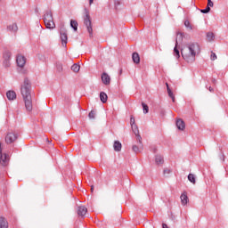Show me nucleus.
I'll list each match as a JSON object with an SVG mask.
<instances>
[{"mask_svg":"<svg viewBox=\"0 0 228 228\" xmlns=\"http://www.w3.org/2000/svg\"><path fill=\"white\" fill-rule=\"evenodd\" d=\"M200 53V45H199V43H189L181 49L182 57L187 63H193L195 56Z\"/></svg>","mask_w":228,"mask_h":228,"instance_id":"1","label":"nucleus"},{"mask_svg":"<svg viewBox=\"0 0 228 228\" xmlns=\"http://www.w3.org/2000/svg\"><path fill=\"white\" fill-rule=\"evenodd\" d=\"M20 93L23 97L27 111H32L33 100L31 99V81H29V78H24L23 85H21L20 87Z\"/></svg>","mask_w":228,"mask_h":228,"instance_id":"2","label":"nucleus"},{"mask_svg":"<svg viewBox=\"0 0 228 228\" xmlns=\"http://www.w3.org/2000/svg\"><path fill=\"white\" fill-rule=\"evenodd\" d=\"M84 19V26H86L89 36L92 37L94 35V28L92 27V17L90 16V11L85 8V15Z\"/></svg>","mask_w":228,"mask_h":228,"instance_id":"3","label":"nucleus"},{"mask_svg":"<svg viewBox=\"0 0 228 228\" xmlns=\"http://www.w3.org/2000/svg\"><path fill=\"white\" fill-rule=\"evenodd\" d=\"M44 22L46 29H54L56 28L54 19L53 18V12L49 10L45 12L44 15Z\"/></svg>","mask_w":228,"mask_h":228,"instance_id":"4","label":"nucleus"},{"mask_svg":"<svg viewBox=\"0 0 228 228\" xmlns=\"http://www.w3.org/2000/svg\"><path fill=\"white\" fill-rule=\"evenodd\" d=\"M10 163V156L3 153V142H0V165L2 167H8Z\"/></svg>","mask_w":228,"mask_h":228,"instance_id":"5","label":"nucleus"},{"mask_svg":"<svg viewBox=\"0 0 228 228\" xmlns=\"http://www.w3.org/2000/svg\"><path fill=\"white\" fill-rule=\"evenodd\" d=\"M60 36H61L62 45H67V43L69 41V37L67 36V28H65L64 25H62L60 28Z\"/></svg>","mask_w":228,"mask_h":228,"instance_id":"6","label":"nucleus"},{"mask_svg":"<svg viewBox=\"0 0 228 228\" xmlns=\"http://www.w3.org/2000/svg\"><path fill=\"white\" fill-rule=\"evenodd\" d=\"M17 138H19V134L10 132L5 136V142L7 145H10L11 143H14L17 141Z\"/></svg>","mask_w":228,"mask_h":228,"instance_id":"7","label":"nucleus"},{"mask_svg":"<svg viewBox=\"0 0 228 228\" xmlns=\"http://www.w3.org/2000/svg\"><path fill=\"white\" fill-rule=\"evenodd\" d=\"M102 83L105 85L106 86H110L111 84V77L108 73L103 72L102 74Z\"/></svg>","mask_w":228,"mask_h":228,"instance_id":"8","label":"nucleus"},{"mask_svg":"<svg viewBox=\"0 0 228 228\" xmlns=\"http://www.w3.org/2000/svg\"><path fill=\"white\" fill-rule=\"evenodd\" d=\"M87 212H88V208H86V207H85V206L77 207V213L78 216H81V218H85V216L86 215Z\"/></svg>","mask_w":228,"mask_h":228,"instance_id":"9","label":"nucleus"},{"mask_svg":"<svg viewBox=\"0 0 228 228\" xmlns=\"http://www.w3.org/2000/svg\"><path fill=\"white\" fill-rule=\"evenodd\" d=\"M16 63H17L18 67H20V69H22V67H24V65H26V57H24L22 55H18L16 58Z\"/></svg>","mask_w":228,"mask_h":228,"instance_id":"10","label":"nucleus"},{"mask_svg":"<svg viewBox=\"0 0 228 228\" xmlns=\"http://www.w3.org/2000/svg\"><path fill=\"white\" fill-rule=\"evenodd\" d=\"M176 127L177 129H179V131H184V129L186 128V124L184 123V120H183L182 118H178L176 120Z\"/></svg>","mask_w":228,"mask_h":228,"instance_id":"11","label":"nucleus"},{"mask_svg":"<svg viewBox=\"0 0 228 228\" xmlns=\"http://www.w3.org/2000/svg\"><path fill=\"white\" fill-rule=\"evenodd\" d=\"M180 199H181L182 206H186V204H188L190 200L188 199V193L186 191L181 194Z\"/></svg>","mask_w":228,"mask_h":228,"instance_id":"12","label":"nucleus"},{"mask_svg":"<svg viewBox=\"0 0 228 228\" xmlns=\"http://www.w3.org/2000/svg\"><path fill=\"white\" fill-rule=\"evenodd\" d=\"M6 97L8 101H15V99H17V93H15V91H8L6 93Z\"/></svg>","mask_w":228,"mask_h":228,"instance_id":"13","label":"nucleus"},{"mask_svg":"<svg viewBox=\"0 0 228 228\" xmlns=\"http://www.w3.org/2000/svg\"><path fill=\"white\" fill-rule=\"evenodd\" d=\"M113 149L115 152H120L122 151V142L119 141H115L113 144Z\"/></svg>","mask_w":228,"mask_h":228,"instance_id":"14","label":"nucleus"},{"mask_svg":"<svg viewBox=\"0 0 228 228\" xmlns=\"http://www.w3.org/2000/svg\"><path fill=\"white\" fill-rule=\"evenodd\" d=\"M7 30L12 33H17V31H19V27L17 26V23H12V25L7 26Z\"/></svg>","mask_w":228,"mask_h":228,"instance_id":"15","label":"nucleus"},{"mask_svg":"<svg viewBox=\"0 0 228 228\" xmlns=\"http://www.w3.org/2000/svg\"><path fill=\"white\" fill-rule=\"evenodd\" d=\"M184 37V33L183 32H177L176 34V40H175V45H179L183 42V38Z\"/></svg>","mask_w":228,"mask_h":228,"instance_id":"16","label":"nucleus"},{"mask_svg":"<svg viewBox=\"0 0 228 228\" xmlns=\"http://www.w3.org/2000/svg\"><path fill=\"white\" fill-rule=\"evenodd\" d=\"M143 149V144H134L132 147V151H134V152L135 154H138L139 152H142V150Z\"/></svg>","mask_w":228,"mask_h":228,"instance_id":"17","label":"nucleus"},{"mask_svg":"<svg viewBox=\"0 0 228 228\" xmlns=\"http://www.w3.org/2000/svg\"><path fill=\"white\" fill-rule=\"evenodd\" d=\"M132 60H133L134 63L138 65V63H140V54H138V53H136V52L133 53Z\"/></svg>","mask_w":228,"mask_h":228,"instance_id":"18","label":"nucleus"},{"mask_svg":"<svg viewBox=\"0 0 228 228\" xmlns=\"http://www.w3.org/2000/svg\"><path fill=\"white\" fill-rule=\"evenodd\" d=\"M100 101H102V102L103 104H106V102H108V94H106V93H104V92H101L100 93Z\"/></svg>","mask_w":228,"mask_h":228,"instance_id":"19","label":"nucleus"},{"mask_svg":"<svg viewBox=\"0 0 228 228\" xmlns=\"http://www.w3.org/2000/svg\"><path fill=\"white\" fill-rule=\"evenodd\" d=\"M0 228H8V221L3 216H0Z\"/></svg>","mask_w":228,"mask_h":228,"instance_id":"20","label":"nucleus"},{"mask_svg":"<svg viewBox=\"0 0 228 228\" xmlns=\"http://www.w3.org/2000/svg\"><path fill=\"white\" fill-rule=\"evenodd\" d=\"M155 163L157 165H163V163H165V160L163 159V156L156 155L155 156Z\"/></svg>","mask_w":228,"mask_h":228,"instance_id":"21","label":"nucleus"},{"mask_svg":"<svg viewBox=\"0 0 228 228\" xmlns=\"http://www.w3.org/2000/svg\"><path fill=\"white\" fill-rule=\"evenodd\" d=\"M77 26H79V24L77 23V20H70V28H72L73 31H77Z\"/></svg>","mask_w":228,"mask_h":228,"instance_id":"22","label":"nucleus"},{"mask_svg":"<svg viewBox=\"0 0 228 228\" xmlns=\"http://www.w3.org/2000/svg\"><path fill=\"white\" fill-rule=\"evenodd\" d=\"M55 67H56L57 72H59V73L63 72V64L61 62L57 61L55 64Z\"/></svg>","mask_w":228,"mask_h":228,"instance_id":"23","label":"nucleus"},{"mask_svg":"<svg viewBox=\"0 0 228 228\" xmlns=\"http://www.w3.org/2000/svg\"><path fill=\"white\" fill-rule=\"evenodd\" d=\"M174 56L179 60L181 58V53L179 52V48H177V45H175L174 47Z\"/></svg>","mask_w":228,"mask_h":228,"instance_id":"24","label":"nucleus"},{"mask_svg":"<svg viewBox=\"0 0 228 228\" xmlns=\"http://www.w3.org/2000/svg\"><path fill=\"white\" fill-rule=\"evenodd\" d=\"M80 69H81V66H80L79 64H77V63H75V64H73V65L71 66V70H72L73 72H75V73L79 72Z\"/></svg>","mask_w":228,"mask_h":228,"instance_id":"25","label":"nucleus"},{"mask_svg":"<svg viewBox=\"0 0 228 228\" xmlns=\"http://www.w3.org/2000/svg\"><path fill=\"white\" fill-rule=\"evenodd\" d=\"M187 177H188V181H190V183H192V184H195V183H197V180L195 178V175L189 174Z\"/></svg>","mask_w":228,"mask_h":228,"instance_id":"26","label":"nucleus"},{"mask_svg":"<svg viewBox=\"0 0 228 228\" xmlns=\"http://www.w3.org/2000/svg\"><path fill=\"white\" fill-rule=\"evenodd\" d=\"M4 60H12V52L10 51H5L4 53Z\"/></svg>","mask_w":228,"mask_h":228,"instance_id":"27","label":"nucleus"},{"mask_svg":"<svg viewBox=\"0 0 228 228\" xmlns=\"http://www.w3.org/2000/svg\"><path fill=\"white\" fill-rule=\"evenodd\" d=\"M207 38L208 42H213V40H215V34L213 32H208Z\"/></svg>","mask_w":228,"mask_h":228,"instance_id":"28","label":"nucleus"},{"mask_svg":"<svg viewBox=\"0 0 228 228\" xmlns=\"http://www.w3.org/2000/svg\"><path fill=\"white\" fill-rule=\"evenodd\" d=\"M142 107L143 110V113L146 115V113H149V105H147V103L145 102H142Z\"/></svg>","mask_w":228,"mask_h":228,"instance_id":"29","label":"nucleus"},{"mask_svg":"<svg viewBox=\"0 0 228 228\" xmlns=\"http://www.w3.org/2000/svg\"><path fill=\"white\" fill-rule=\"evenodd\" d=\"M132 131L134 134H139L140 130H138V126L137 125H132Z\"/></svg>","mask_w":228,"mask_h":228,"instance_id":"30","label":"nucleus"},{"mask_svg":"<svg viewBox=\"0 0 228 228\" xmlns=\"http://www.w3.org/2000/svg\"><path fill=\"white\" fill-rule=\"evenodd\" d=\"M200 12L201 13H209V12H211V7H209L208 5H207V7L205 9H201L200 10Z\"/></svg>","mask_w":228,"mask_h":228,"instance_id":"31","label":"nucleus"},{"mask_svg":"<svg viewBox=\"0 0 228 228\" xmlns=\"http://www.w3.org/2000/svg\"><path fill=\"white\" fill-rule=\"evenodd\" d=\"M184 26L185 28H188L190 30L193 29V27L191 26V24L190 23V20H188L184 21Z\"/></svg>","mask_w":228,"mask_h":228,"instance_id":"32","label":"nucleus"},{"mask_svg":"<svg viewBox=\"0 0 228 228\" xmlns=\"http://www.w3.org/2000/svg\"><path fill=\"white\" fill-rule=\"evenodd\" d=\"M3 65L5 67V69H8V67L11 65L10 60H4Z\"/></svg>","mask_w":228,"mask_h":228,"instance_id":"33","label":"nucleus"},{"mask_svg":"<svg viewBox=\"0 0 228 228\" xmlns=\"http://www.w3.org/2000/svg\"><path fill=\"white\" fill-rule=\"evenodd\" d=\"M135 136L137 138V143L139 145H142V135H140V134H135Z\"/></svg>","mask_w":228,"mask_h":228,"instance_id":"34","label":"nucleus"},{"mask_svg":"<svg viewBox=\"0 0 228 228\" xmlns=\"http://www.w3.org/2000/svg\"><path fill=\"white\" fill-rule=\"evenodd\" d=\"M89 118H95V110H91L88 114Z\"/></svg>","mask_w":228,"mask_h":228,"instance_id":"35","label":"nucleus"},{"mask_svg":"<svg viewBox=\"0 0 228 228\" xmlns=\"http://www.w3.org/2000/svg\"><path fill=\"white\" fill-rule=\"evenodd\" d=\"M216 53H215L214 52H211V55H210V60L212 61H215V60H216Z\"/></svg>","mask_w":228,"mask_h":228,"instance_id":"36","label":"nucleus"},{"mask_svg":"<svg viewBox=\"0 0 228 228\" xmlns=\"http://www.w3.org/2000/svg\"><path fill=\"white\" fill-rule=\"evenodd\" d=\"M219 159H221V161H225V155L224 154V151H221V154L219 155Z\"/></svg>","mask_w":228,"mask_h":228,"instance_id":"37","label":"nucleus"},{"mask_svg":"<svg viewBox=\"0 0 228 228\" xmlns=\"http://www.w3.org/2000/svg\"><path fill=\"white\" fill-rule=\"evenodd\" d=\"M163 174H164V175H167V174H172V170L168 169V168H165L163 170Z\"/></svg>","mask_w":228,"mask_h":228,"instance_id":"38","label":"nucleus"},{"mask_svg":"<svg viewBox=\"0 0 228 228\" xmlns=\"http://www.w3.org/2000/svg\"><path fill=\"white\" fill-rule=\"evenodd\" d=\"M207 6L210 7V8H213V6H215V4L213 3V1L208 0V4H207Z\"/></svg>","mask_w":228,"mask_h":228,"instance_id":"39","label":"nucleus"},{"mask_svg":"<svg viewBox=\"0 0 228 228\" xmlns=\"http://www.w3.org/2000/svg\"><path fill=\"white\" fill-rule=\"evenodd\" d=\"M130 124H131V126L136 125L135 120H134V117H133V116L130 118Z\"/></svg>","mask_w":228,"mask_h":228,"instance_id":"40","label":"nucleus"},{"mask_svg":"<svg viewBox=\"0 0 228 228\" xmlns=\"http://www.w3.org/2000/svg\"><path fill=\"white\" fill-rule=\"evenodd\" d=\"M206 88H207L208 90H209V92H211V93L215 92V89H214L213 87H211V86H206Z\"/></svg>","mask_w":228,"mask_h":228,"instance_id":"41","label":"nucleus"},{"mask_svg":"<svg viewBox=\"0 0 228 228\" xmlns=\"http://www.w3.org/2000/svg\"><path fill=\"white\" fill-rule=\"evenodd\" d=\"M166 86H167V94L169 92H172V89H170V86H168V83H166Z\"/></svg>","mask_w":228,"mask_h":228,"instance_id":"42","label":"nucleus"},{"mask_svg":"<svg viewBox=\"0 0 228 228\" xmlns=\"http://www.w3.org/2000/svg\"><path fill=\"white\" fill-rule=\"evenodd\" d=\"M152 152H153L154 154H156V152H158V148H156V146H153V148H152Z\"/></svg>","mask_w":228,"mask_h":228,"instance_id":"43","label":"nucleus"},{"mask_svg":"<svg viewBox=\"0 0 228 228\" xmlns=\"http://www.w3.org/2000/svg\"><path fill=\"white\" fill-rule=\"evenodd\" d=\"M167 94L169 97H174V92L169 91Z\"/></svg>","mask_w":228,"mask_h":228,"instance_id":"44","label":"nucleus"},{"mask_svg":"<svg viewBox=\"0 0 228 228\" xmlns=\"http://www.w3.org/2000/svg\"><path fill=\"white\" fill-rule=\"evenodd\" d=\"M170 99H172L173 102H175V96H171Z\"/></svg>","mask_w":228,"mask_h":228,"instance_id":"45","label":"nucleus"},{"mask_svg":"<svg viewBox=\"0 0 228 228\" xmlns=\"http://www.w3.org/2000/svg\"><path fill=\"white\" fill-rule=\"evenodd\" d=\"M162 228H168V225H167V224H162Z\"/></svg>","mask_w":228,"mask_h":228,"instance_id":"46","label":"nucleus"},{"mask_svg":"<svg viewBox=\"0 0 228 228\" xmlns=\"http://www.w3.org/2000/svg\"><path fill=\"white\" fill-rule=\"evenodd\" d=\"M212 83H213L214 85H216V80L215 78H212Z\"/></svg>","mask_w":228,"mask_h":228,"instance_id":"47","label":"nucleus"},{"mask_svg":"<svg viewBox=\"0 0 228 228\" xmlns=\"http://www.w3.org/2000/svg\"><path fill=\"white\" fill-rule=\"evenodd\" d=\"M91 193H94V185L91 186Z\"/></svg>","mask_w":228,"mask_h":228,"instance_id":"48","label":"nucleus"},{"mask_svg":"<svg viewBox=\"0 0 228 228\" xmlns=\"http://www.w3.org/2000/svg\"><path fill=\"white\" fill-rule=\"evenodd\" d=\"M89 4H94V0H89Z\"/></svg>","mask_w":228,"mask_h":228,"instance_id":"49","label":"nucleus"},{"mask_svg":"<svg viewBox=\"0 0 228 228\" xmlns=\"http://www.w3.org/2000/svg\"><path fill=\"white\" fill-rule=\"evenodd\" d=\"M119 76H122V69H119Z\"/></svg>","mask_w":228,"mask_h":228,"instance_id":"50","label":"nucleus"},{"mask_svg":"<svg viewBox=\"0 0 228 228\" xmlns=\"http://www.w3.org/2000/svg\"><path fill=\"white\" fill-rule=\"evenodd\" d=\"M46 142H49V139H46Z\"/></svg>","mask_w":228,"mask_h":228,"instance_id":"51","label":"nucleus"}]
</instances>
